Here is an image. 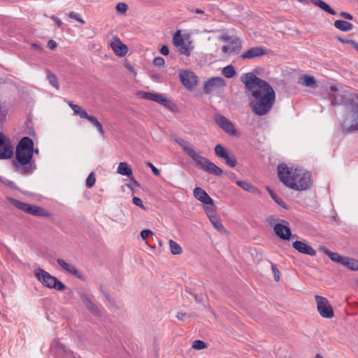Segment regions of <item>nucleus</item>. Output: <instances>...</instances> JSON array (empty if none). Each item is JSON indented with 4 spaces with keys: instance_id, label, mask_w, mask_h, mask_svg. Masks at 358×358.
Returning a JSON list of instances; mask_svg holds the SVG:
<instances>
[{
    "instance_id": "1",
    "label": "nucleus",
    "mask_w": 358,
    "mask_h": 358,
    "mask_svg": "<svg viewBox=\"0 0 358 358\" xmlns=\"http://www.w3.org/2000/svg\"><path fill=\"white\" fill-rule=\"evenodd\" d=\"M278 176L280 182L294 190H306L312 185L311 175L308 171L288 167L285 164L278 166Z\"/></svg>"
},
{
    "instance_id": "2",
    "label": "nucleus",
    "mask_w": 358,
    "mask_h": 358,
    "mask_svg": "<svg viewBox=\"0 0 358 358\" xmlns=\"http://www.w3.org/2000/svg\"><path fill=\"white\" fill-rule=\"evenodd\" d=\"M334 104H342L347 109L346 117L342 123V131L344 133L358 132V103L352 98L346 97L343 94H330Z\"/></svg>"
},
{
    "instance_id": "3",
    "label": "nucleus",
    "mask_w": 358,
    "mask_h": 358,
    "mask_svg": "<svg viewBox=\"0 0 358 358\" xmlns=\"http://www.w3.org/2000/svg\"><path fill=\"white\" fill-rule=\"evenodd\" d=\"M34 153V142L29 137H23L16 146L15 161L13 162L17 171L23 174L32 173L34 168L31 163Z\"/></svg>"
},
{
    "instance_id": "4",
    "label": "nucleus",
    "mask_w": 358,
    "mask_h": 358,
    "mask_svg": "<svg viewBox=\"0 0 358 358\" xmlns=\"http://www.w3.org/2000/svg\"><path fill=\"white\" fill-rule=\"evenodd\" d=\"M177 143L182 148L184 151L195 162V163L201 169L210 174L217 176H221L223 173L222 170L216 166L214 163L209 161L207 158L202 157L198 154L194 150L192 145L182 139L177 140Z\"/></svg>"
},
{
    "instance_id": "5",
    "label": "nucleus",
    "mask_w": 358,
    "mask_h": 358,
    "mask_svg": "<svg viewBox=\"0 0 358 358\" xmlns=\"http://www.w3.org/2000/svg\"><path fill=\"white\" fill-rule=\"evenodd\" d=\"M253 100L251 101L252 110L257 115L266 114L274 103L275 91H251Z\"/></svg>"
},
{
    "instance_id": "6",
    "label": "nucleus",
    "mask_w": 358,
    "mask_h": 358,
    "mask_svg": "<svg viewBox=\"0 0 358 358\" xmlns=\"http://www.w3.org/2000/svg\"><path fill=\"white\" fill-rule=\"evenodd\" d=\"M262 69H255L252 72L243 73L240 80L243 83L247 90H273L270 84L258 76H261Z\"/></svg>"
},
{
    "instance_id": "7",
    "label": "nucleus",
    "mask_w": 358,
    "mask_h": 358,
    "mask_svg": "<svg viewBox=\"0 0 358 358\" xmlns=\"http://www.w3.org/2000/svg\"><path fill=\"white\" fill-rule=\"evenodd\" d=\"M34 275L46 287L58 291H64L66 289V286L62 281L41 268L35 270Z\"/></svg>"
},
{
    "instance_id": "8",
    "label": "nucleus",
    "mask_w": 358,
    "mask_h": 358,
    "mask_svg": "<svg viewBox=\"0 0 358 358\" xmlns=\"http://www.w3.org/2000/svg\"><path fill=\"white\" fill-rule=\"evenodd\" d=\"M320 250L327 255L334 262L338 263L351 271H358V260L348 257H343L337 252L330 251L325 247H320Z\"/></svg>"
},
{
    "instance_id": "9",
    "label": "nucleus",
    "mask_w": 358,
    "mask_h": 358,
    "mask_svg": "<svg viewBox=\"0 0 358 358\" xmlns=\"http://www.w3.org/2000/svg\"><path fill=\"white\" fill-rule=\"evenodd\" d=\"M10 203L19 210L31 215L48 217L50 215L45 209L41 207L24 203L15 199H10Z\"/></svg>"
},
{
    "instance_id": "10",
    "label": "nucleus",
    "mask_w": 358,
    "mask_h": 358,
    "mask_svg": "<svg viewBox=\"0 0 358 358\" xmlns=\"http://www.w3.org/2000/svg\"><path fill=\"white\" fill-rule=\"evenodd\" d=\"M315 299L317 303V310L322 317L332 318L334 316L332 306L325 297L315 295Z\"/></svg>"
},
{
    "instance_id": "11",
    "label": "nucleus",
    "mask_w": 358,
    "mask_h": 358,
    "mask_svg": "<svg viewBox=\"0 0 358 358\" xmlns=\"http://www.w3.org/2000/svg\"><path fill=\"white\" fill-rule=\"evenodd\" d=\"M13 155V146L5 134L0 132V159H8Z\"/></svg>"
},
{
    "instance_id": "12",
    "label": "nucleus",
    "mask_w": 358,
    "mask_h": 358,
    "mask_svg": "<svg viewBox=\"0 0 358 358\" xmlns=\"http://www.w3.org/2000/svg\"><path fill=\"white\" fill-rule=\"evenodd\" d=\"M179 78L183 85L187 89L191 90L198 83V78L191 71L181 70L179 72Z\"/></svg>"
},
{
    "instance_id": "13",
    "label": "nucleus",
    "mask_w": 358,
    "mask_h": 358,
    "mask_svg": "<svg viewBox=\"0 0 358 358\" xmlns=\"http://www.w3.org/2000/svg\"><path fill=\"white\" fill-rule=\"evenodd\" d=\"M215 153L217 157L224 159L226 164L230 167H234L237 164L235 156L229 153L222 145L218 144L215 146Z\"/></svg>"
},
{
    "instance_id": "14",
    "label": "nucleus",
    "mask_w": 358,
    "mask_h": 358,
    "mask_svg": "<svg viewBox=\"0 0 358 358\" xmlns=\"http://www.w3.org/2000/svg\"><path fill=\"white\" fill-rule=\"evenodd\" d=\"M273 231L277 236L283 240H289L292 235L289 222L285 220L275 224Z\"/></svg>"
},
{
    "instance_id": "15",
    "label": "nucleus",
    "mask_w": 358,
    "mask_h": 358,
    "mask_svg": "<svg viewBox=\"0 0 358 358\" xmlns=\"http://www.w3.org/2000/svg\"><path fill=\"white\" fill-rule=\"evenodd\" d=\"M215 121L216 124L226 133L229 135L236 134V130L235 129L233 123L224 116L222 115H217L215 117Z\"/></svg>"
},
{
    "instance_id": "16",
    "label": "nucleus",
    "mask_w": 358,
    "mask_h": 358,
    "mask_svg": "<svg viewBox=\"0 0 358 358\" xmlns=\"http://www.w3.org/2000/svg\"><path fill=\"white\" fill-rule=\"evenodd\" d=\"M242 49L241 41L238 38H232L229 44L223 45L222 51L228 55H235L240 53Z\"/></svg>"
},
{
    "instance_id": "17",
    "label": "nucleus",
    "mask_w": 358,
    "mask_h": 358,
    "mask_svg": "<svg viewBox=\"0 0 358 358\" xmlns=\"http://www.w3.org/2000/svg\"><path fill=\"white\" fill-rule=\"evenodd\" d=\"M173 41L175 46L179 48V52L182 55H189L190 49L180 35V31H178L173 37Z\"/></svg>"
},
{
    "instance_id": "18",
    "label": "nucleus",
    "mask_w": 358,
    "mask_h": 358,
    "mask_svg": "<svg viewBox=\"0 0 358 358\" xmlns=\"http://www.w3.org/2000/svg\"><path fill=\"white\" fill-rule=\"evenodd\" d=\"M80 299L84 303L87 308L95 317H101V311L99 307L94 303L86 293L82 292L80 294Z\"/></svg>"
},
{
    "instance_id": "19",
    "label": "nucleus",
    "mask_w": 358,
    "mask_h": 358,
    "mask_svg": "<svg viewBox=\"0 0 358 358\" xmlns=\"http://www.w3.org/2000/svg\"><path fill=\"white\" fill-rule=\"evenodd\" d=\"M266 50L259 46L252 47L241 55V58L245 59H253L266 55Z\"/></svg>"
},
{
    "instance_id": "20",
    "label": "nucleus",
    "mask_w": 358,
    "mask_h": 358,
    "mask_svg": "<svg viewBox=\"0 0 358 358\" xmlns=\"http://www.w3.org/2000/svg\"><path fill=\"white\" fill-rule=\"evenodd\" d=\"M110 46L113 52L118 56L122 57L127 53V47L123 44L121 40L117 37L113 38L110 41Z\"/></svg>"
},
{
    "instance_id": "21",
    "label": "nucleus",
    "mask_w": 358,
    "mask_h": 358,
    "mask_svg": "<svg viewBox=\"0 0 358 358\" xmlns=\"http://www.w3.org/2000/svg\"><path fill=\"white\" fill-rule=\"evenodd\" d=\"M292 247L299 252L314 257L316 255V250L306 243L296 241L292 243Z\"/></svg>"
},
{
    "instance_id": "22",
    "label": "nucleus",
    "mask_w": 358,
    "mask_h": 358,
    "mask_svg": "<svg viewBox=\"0 0 358 358\" xmlns=\"http://www.w3.org/2000/svg\"><path fill=\"white\" fill-rule=\"evenodd\" d=\"M226 86L225 80L222 77H213L208 79L203 86V90H215Z\"/></svg>"
},
{
    "instance_id": "23",
    "label": "nucleus",
    "mask_w": 358,
    "mask_h": 358,
    "mask_svg": "<svg viewBox=\"0 0 358 358\" xmlns=\"http://www.w3.org/2000/svg\"><path fill=\"white\" fill-rule=\"evenodd\" d=\"M193 195L195 199L206 205H213V200L201 187H196L193 190Z\"/></svg>"
},
{
    "instance_id": "24",
    "label": "nucleus",
    "mask_w": 358,
    "mask_h": 358,
    "mask_svg": "<svg viewBox=\"0 0 358 358\" xmlns=\"http://www.w3.org/2000/svg\"><path fill=\"white\" fill-rule=\"evenodd\" d=\"M57 264L66 272L73 274L78 278H82V276L78 269L73 264L66 262L62 259H57Z\"/></svg>"
},
{
    "instance_id": "25",
    "label": "nucleus",
    "mask_w": 358,
    "mask_h": 358,
    "mask_svg": "<svg viewBox=\"0 0 358 358\" xmlns=\"http://www.w3.org/2000/svg\"><path fill=\"white\" fill-rule=\"evenodd\" d=\"M298 83L306 87L316 88L317 87L315 78L310 75L303 74L300 76Z\"/></svg>"
},
{
    "instance_id": "26",
    "label": "nucleus",
    "mask_w": 358,
    "mask_h": 358,
    "mask_svg": "<svg viewBox=\"0 0 358 358\" xmlns=\"http://www.w3.org/2000/svg\"><path fill=\"white\" fill-rule=\"evenodd\" d=\"M334 27L342 31H349L353 29V24L349 22L338 20L334 23Z\"/></svg>"
},
{
    "instance_id": "27",
    "label": "nucleus",
    "mask_w": 358,
    "mask_h": 358,
    "mask_svg": "<svg viewBox=\"0 0 358 358\" xmlns=\"http://www.w3.org/2000/svg\"><path fill=\"white\" fill-rule=\"evenodd\" d=\"M310 2L332 15L336 14V11L322 0H310Z\"/></svg>"
},
{
    "instance_id": "28",
    "label": "nucleus",
    "mask_w": 358,
    "mask_h": 358,
    "mask_svg": "<svg viewBox=\"0 0 358 358\" xmlns=\"http://www.w3.org/2000/svg\"><path fill=\"white\" fill-rule=\"evenodd\" d=\"M69 105L71 108L73 110L75 115H78L80 118L87 119L89 114L87 111L81 106L74 104L73 102H69Z\"/></svg>"
},
{
    "instance_id": "29",
    "label": "nucleus",
    "mask_w": 358,
    "mask_h": 358,
    "mask_svg": "<svg viewBox=\"0 0 358 358\" xmlns=\"http://www.w3.org/2000/svg\"><path fill=\"white\" fill-rule=\"evenodd\" d=\"M136 96L140 99H148L156 102L159 97V94L146 91H137Z\"/></svg>"
},
{
    "instance_id": "30",
    "label": "nucleus",
    "mask_w": 358,
    "mask_h": 358,
    "mask_svg": "<svg viewBox=\"0 0 358 358\" xmlns=\"http://www.w3.org/2000/svg\"><path fill=\"white\" fill-rule=\"evenodd\" d=\"M50 350L57 354L68 353L66 347L62 343H61L58 340H55L52 343Z\"/></svg>"
},
{
    "instance_id": "31",
    "label": "nucleus",
    "mask_w": 358,
    "mask_h": 358,
    "mask_svg": "<svg viewBox=\"0 0 358 358\" xmlns=\"http://www.w3.org/2000/svg\"><path fill=\"white\" fill-rule=\"evenodd\" d=\"M117 172L120 175L126 176L132 175V170L127 162H120L118 165Z\"/></svg>"
},
{
    "instance_id": "32",
    "label": "nucleus",
    "mask_w": 358,
    "mask_h": 358,
    "mask_svg": "<svg viewBox=\"0 0 358 358\" xmlns=\"http://www.w3.org/2000/svg\"><path fill=\"white\" fill-rule=\"evenodd\" d=\"M157 103H161L171 111H175L176 109V105H174L170 100L166 98L164 95L159 94V97L157 99Z\"/></svg>"
},
{
    "instance_id": "33",
    "label": "nucleus",
    "mask_w": 358,
    "mask_h": 358,
    "mask_svg": "<svg viewBox=\"0 0 358 358\" xmlns=\"http://www.w3.org/2000/svg\"><path fill=\"white\" fill-rule=\"evenodd\" d=\"M157 103H161L171 111H175L176 109V105H174L170 100L166 98L164 95L159 94V97L157 99Z\"/></svg>"
},
{
    "instance_id": "34",
    "label": "nucleus",
    "mask_w": 358,
    "mask_h": 358,
    "mask_svg": "<svg viewBox=\"0 0 358 358\" xmlns=\"http://www.w3.org/2000/svg\"><path fill=\"white\" fill-rule=\"evenodd\" d=\"M86 120L96 129L100 134L103 135L104 131L103 127L95 116L89 115Z\"/></svg>"
},
{
    "instance_id": "35",
    "label": "nucleus",
    "mask_w": 358,
    "mask_h": 358,
    "mask_svg": "<svg viewBox=\"0 0 358 358\" xmlns=\"http://www.w3.org/2000/svg\"><path fill=\"white\" fill-rule=\"evenodd\" d=\"M222 73L227 78H231L236 75L234 66L231 64L223 68Z\"/></svg>"
},
{
    "instance_id": "36",
    "label": "nucleus",
    "mask_w": 358,
    "mask_h": 358,
    "mask_svg": "<svg viewBox=\"0 0 358 358\" xmlns=\"http://www.w3.org/2000/svg\"><path fill=\"white\" fill-rule=\"evenodd\" d=\"M210 219V221L211 224L213 225V227L220 232H225V229L223 226V224L221 223V222L219 220V219L215 215L211 216Z\"/></svg>"
},
{
    "instance_id": "37",
    "label": "nucleus",
    "mask_w": 358,
    "mask_h": 358,
    "mask_svg": "<svg viewBox=\"0 0 358 358\" xmlns=\"http://www.w3.org/2000/svg\"><path fill=\"white\" fill-rule=\"evenodd\" d=\"M169 248L171 252L174 255H180L182 253L181 247L173 240H169Z\"/></svg>"
},
{
    "instance_id": "38",
    "label": "nucleus",
    "mask_w": 358,
    "mask_h": 358,
    "mask_svg": "<svg viewBox=\"0 0 358 358\" xmlns=\"http://www.w3.org/2000/svg\"><path fill=\"white\" fill-rule=\"evenodd\" d=\"M236 184L241 187H242L244 190L248 191L249 192H255V191H257L256 187H255L254 186L251 185L250 184L245 181L238 180L236 182Z\"/></svg>"
},
{
    "instance_id": "39",
    "label": "nucleus",
    "mask_w": 358,
    "mask_h": 358,
    "mask_svg": "<svg viewBox=\"0 0 358 358\" xmlns=\"http://www.w3.org/2000/svg\"><path fill=\"white\" fill-rule=\"evenodd\" d=\"M271 196L272 197V199L278 203L279 204L281 207H282L283 208H287V206L285 204V203L282 201V199L280 197H278L272 190H271L269 188H267Z\"/></svg>"
},
{
    "instance_id": "40",
    "label": "nucleus",
    "mask_w": 358,
    "mask_h": 358,
    "mask_svg": "<svg viewBox=\"0 0 358 358\" xmlns=\"http://www.w3.org/2000/svg\"><path fill=\"white\" fill-rule=\"evenodd\" d=\"M204 210L208 217V218H210L211 216L215 215V203H213V205L206 206L204 207Z\"/></svg>"
},
{
    "instance_id": "41",
    "label": "nucleus",
    "mask_w": 358,
    "mask_h": 358,
    "mask_svg": "<svg viewBox=\"0 0 358 358\" xmlns=\"http://www.w3.org/2000/svg\"><path fill=\"white\" fill-rule=\"evenodd\" d=\"M115 9L117 12L124 15L128 10V5L126 3L120 2L116 5Z\"/></svg>"
},
{
    "instance_id": "42",
    "label": "nucleus",
    "mask_w": 358,
    "mask_h": 358,
    "mask_svg": "<svg viewBox=\"0 0 358 358\" xmlns=\"http://www.w3.org/2000/svg\"><path fill=\"white\" fill-rule=\"evenodd\" d=\"M192 348L196 350H203L207 348L205 342L201 340H196L192 343Z\"/></svg>"
},
{
    "instance_id": "43",
    "label": "nucleus",
    "mask_w": 358,
    "mask_h": 358,
    "mask_svg": "<svg viewBox=\"0 0 358 358\" xmlns=\"http://www.w3.org/2000/svg\"><path fill=\"white\" fill-rule=\"evenodd\" d=\"M48 79L50 82V83L52 85V86L53 87H55V88H58L59 87V85H58V83H57V78L56 76L48 71Z\"/></svg>"
},
{
    "instance_id": "44",
    "label": "nucleus",
    "mask_w": 358,
    "mask_h": 358,
    "mask_svg": "<svg viewBox=\"0 0 358 358\" xmlns=\"http://www.w3.org/2000/svg\"><path fill=\"white\" fill-rule=\"evenodd\" d=\"M96 182L95 176L93 172L90 173L86 180V185L87 187H92L94 186Z\"/></svg>"
},
{
    "instance_id": "45",
    "label": "nucleus",
    "mask_w": 358,
    "mask_h": 358,
    "mask_svg": "<svg viewBox=\"0 0 358 358\" xmlns=\"http://www.w3.org/2000/svg\"><path fill=\"white\" fill-rule=\"evenodd\" d=\"M69 17L77 20L78 22H80L81 24L85 23V22L81 18L80 15L78 13H76L75 12H70L69 14Z\"/></svg>"
},
{
    "instance_id": "46",
    "label": "nucleus",
    "mask_w": 358,
    "mask_h": 358,
    "mask_svg": "<svg viewBox=\"0 0 358 358\" xmlns=\"http://www.w3.org/2000/svg\"><path fill=\"white\" fill-rule=\"evenodd\" d=\"M164 64V59L162 57H157L153 60V64L156 66H163Z\"/></svg>"
},
{
    "instance_id": "47",
    "label": "nucleus",
    "mask_w": 358,
    "mask_h": 358,
    "mask_svg": "<svg viewBox=\"0 0 358 358\" xmlns=\"http://www.w3.org/2000/svg\"><path fill=\"white\" fill-rule=\"evenodd\" d=\"M132 201H133L134 204L136 205V206H138L143 210L145 209V207L144 206L141 199L134 196L133 198Z\"/></svg>"
},
{
    "instance_id": "48",
    "label": "nucleus",
    "mask_w": 358,
    "mask_h": 358,
    "mask_svg": "<svg viewBox=\"0 0 358 358\" xmlns=\"http://www.w3.org/2000/svg\"><path fill=\"white\" fill-rule=\"evenodd\" d=\"M151 235H153V232L150 229H144L141 232V236L144 240Z\"/></svg>"
},
{
    "instance_id": "49",
    "label": "nucleus",
    "mask_w": 358,
    "mask_h": 358,
    "mask_svg": "<svg viewBox=\"0 0 358 358\" xmlns=\"http://www.w3.org/2000/svg\"><path fill=\"white\" fill-rule=\"evenodd\" d=\"M145 165L152 169V171L155 176L159 175V171L157 169L151 162H146Z\"/></svg>"
},
{
    "instance_id": "50",
    "label": "nucleus",
    "mask_w": 358,
    "mask_h": 358,
    "mask_svg": "<svg viewBox=\"0 0 358 358\" xmlns=\"http://www.w3.org/2000/svg\"><path fill=\"white\" fill-rule=\"evenodd\" d=\"M272 271H273V274H274L275 280V281H279V280H280L279 271L277 268V267L275 266V265H274V264L272 265Z\"/></svg>"
},
{
    "instance_id": "51",
    "label": "nucleus",
    "mask_w": 358,
    "mask_h": 358,
    "mask_svg": "<svg viewBox=\"0 0 358 358\" xmlns=\"http://www.w3.org/2000/svg\"><path fill=\"white\" fill-rule=\"evenodd\" d=\"M346 43L350 45L358 52V43L354 40L349 39L345 41Z\"/></svg>"
},
{
    "instance_id": "52",
    "label": "nucleus",
    "mask_w": 358,
    "mask_h": 358,
    "mask_svg": "<svg viewBox=\"0 0 358 358\" xmlns=\"http://www.w3.org/2000/svg\"><path fill=\"white\" fill-rule=\"evenodd\" d=\"M340 15L347 20H353V16L347 12H344V11L341 12Z\"/></svg>"
},
{
    "instance_id": "53",
    "label": "nucleus",
    "mask_w": 358,
    "mask_h": 358,
    "mask_svg": "<svg viewBox=\"0 0 358 358\" xmlns=\"http://www.w3.org/2000/svg\"><path fill=\"white\" fill-rule=\"evenodd\" d=\"M47 47L50 50H54L57 47V43L53 40H50L47 43Z\"/></svg>"
},
{
    "instance_id": "54",
    "label": "nucleus",
    "mask_w": 358,
    "mask_h": 358,
    "mask_svg": "<svg viewBox=\"0 0 358 358\" xmlns=\"http://www.w3.org/2000/svg\"><path fill=\"white\" fill-rule=\"evenodd\" d=\"M159 51L164 55H168L169 52L168 47L165 45L161 47Z\"/></svg>"
},
{
    "instance_id": "55",
    "label": "nucleus",
    "mask_w": 358,
    "mask_h": 358,
    "mask_svg": "<svg viewBox=\"0 0 358 358\" xmlns=\"http://www.w3.org/2000/svg\"><path fill=\"white\" fill-rule=\"evenodd\" d=\"M52 19L55 21V22L57 24V25L59 27H61L62 25L63 24L62 21L60 19H59L58 17H57L55 16H52Z\"/></svg>"
},
{
    "instance_id": "56",
    "label": "nucleus",
    "mask_w": 358,
    "mask_h": 358,
    "mask_svg": "<svg viewBox=\"0 0 358 358\" xmlns=\"http://www.w3.org/2000/svg\"><path fill=\"white\" fill-rule=\"evenodd\" d=\"M187 315L186 313H178L176 315L177 318L180 320H185Z\"/></svg>"
},
{
    "instance_id": "57",
    "label": "nucleus",
    "mask_w": 358,
    "mask_h": 358,
    "mask_svg": "<svg viewBox=\"0 0 358 358\" xmlns=\"http://www.w3.org/2000/svg\"><path fill=\"white\" fill-rule=\"evenodd\" d=\"M103 294H104V295H105L106 298L107 299V300H108L109 302H111V303H113V302H114V299H113V298H112V297H111V296H110L108 293L104 292L103 291Z\"/></svg>"
},
{
    "instance_id": "58",
    "label": "nucleus",
    "mask_w": 358,
    "mask_h": 358,
    "mask_svg": "<svg viewBox=\"0 0 358 358\" xmlns=\"http://www.w3.org/2000/svg\"><path fill=\"white\" fill-rule=\"evenodd\" d=\"M192 12H194V13H197V14H204V11L203 10H201V9H199V8L192 9Z\"/></svg>"
},
{
    "instance_id": "59",
    "label": "nucleus",
    "mask_w": 358,
    "mask_h": 358,
    "mask_svg": "<svg viewBox=\"0 0 358 358\" xmlns=\"http://www.w3.org/2000/svg\"><path fill=\"white\" fill-rule=\"evenodd\" d=\"M220 39L224 41H230L231 40V37L227 36H220Z\"/></svg>"
},
{
    "instance_id": "60",
    "label": "nucleus",
    "mask_w": 358,
    "mask_h": 358,
    "mask_svg": "<svg viewBox=\"0 0 358 358\" xmlns=\"http://www.w3.org/2000/svg\"><path fill=\"white\" fill-rule=\"evenodd\" d=\"M32 46H33V48H35L36 50H39V51H41V50H42L41 47L39 45H38V44L34 43V44H32Z\"/></svg>"
},
{
    "instance_id": "61",
    "label": "nucleus",
    "mask_w": 358,
    "mask_h": 358,
    "mask_svg": "<svg viewBox=\"0 0 358 358\" xmlns=\"http://www.w3.org/2000/svg\"><path fill=\"white\" fill-rule=\"evenodd\" d=\"M297 1L301 3H307L308 2V0H297Z\"/></svg>"
},
{
    "instance_id": "62",
    "label": "nucleus",
    "mask_w": 358,
    "mask_h": 358,
    "mask_svg": "<svg viewBox=\"0 0 358 358\" xmlns=\"http://www.w3.org/2000/svg\"><path fill=\"white\" fill-rule=\"evenodd\" d=\"M315 358H324V357H322L320 355L317 354L316 356H315Z\"/></svg>"
},
{
    "instance_id": "63",
    "label": "nucleus",
    "mask_w": 358,
    "mask_h": 358,
    "mask_svg": "<svg viewBox=\"0 0 358 358\" xmlns=\"http://www.w3.org/2000/svg\"><path fill=\"white\" fill-rule=\"evenodd\" d=\"M330 90H336V88L335 87V86H331Z\"/></svg>"
},
{
    "instance_id": "64",
    "label": "nucleus",
    "mask_w": 358,
    "mask_h": 358,
    "mask_svg": "<svg viewBox=\"0 0 358 358\" xmlns=\"http://www.w3.org/2000/svg\"><path fill=\"white\" fill-rule=\"evenodd\" d=\"M357 1H358V0H357Z\"/></svg>"
}]
</instances>
